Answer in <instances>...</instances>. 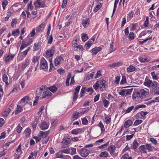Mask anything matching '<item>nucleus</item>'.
I'll return each instance as SVG.
<instances>
[{"label":"nucleus","instance_id":"1","mask_svg":"<svg viewBox=\"0 0 159 159\" xmlns=\"http://www.w3.org/2000/svg\"><path fill=\"white\" fill-rule=\"evenodd\" d=\"M157 82L156 81H152L149 79V77L147 76L145 79V81L143 83L144 85L149 88L152 87L153 89L157 87Z\"/></svg>","mask_w":159,"mask_h":159},{"label":"nucleus","instance_id":"2","mask_svg":"<svg viewBox=\"0 0 159 159\" xmlns=\"http://www.w3.org/2000/svg\"><path fill=\"white\" fill-rule=\"evenodd\" d=\"M146 107V105L143 104L138 105L135 106L134 108L133 106H132L130 107H128L127 110H124L122 112H125V113H129L130 112L134 109V112H135L137 110L140 108H145Z\"/></svg>","mask_w":159,"mask_h":159},{"label":"nucleus","instance_id":"3","mask_svg":"<svg viewBox=\"0 0 159 159\" xmlns=\"http://www.w3.org/2000/svg\"><path fill=\"white\" fill-rule=\"evenodd\" d=\"M77 152L82 157H86L90 153V151L85 148H82L81 150L77 149Z\"/></svg>","mask_w":159,"mask_h":159},{"label":"nucleus","instance_id":"4","mask_svg":"<svg viewBox=\"0 0 159 159\" xmlns=\"http://www.w3.org/2000/svg\"><path fill=\"white\" fill-rule=\"evenodd\" d=\"M139 93L140 98L141 99L145 98L148 95L149 93L148 90H145L142 89L140 90L138 92Z\"/></svg>","mask_w":159,"mask_h":159},{"label":"nucleus","instance_id":"5","mask_svg":"<svg viewBox=\"0 0 159 159\" xmlns=\"http://www.w3.org/2000/svg\"><path fill=\"white\" fill-rule=\"evenodd\" d=\"M71 139L70 138H67L63 139L62 143V147L63 148H65L69 146L70 145Z\"/></svg>","mask_w":159,"mask_h":159},{"label":"nucleus","instance_id":"6","mask_svg":"<svg viewBox=\"0 0 159 159\" xmlns=\"http://www.w3.org/2000/svg\"><path fill=\"white\" fill-rule=\"evenodd\" d=\"M40 67L41 69L43 70L47 69L48 68L47 62L43 57H42L41 59Z\"/></svg>","mask_w":159,"mask_h":159},{"label":"nucleus","instance_id":"7","mask_svg":"<svg viewBox=\"0 0 159 159\" xmlns=\"http://www.w3.org/2000/svg\"><path fill=\"white\" fill-rule=\"evenodd\" d=\"M15 57V54H12L10 52H9L7 55L6 54V55L4 56L5 61L6 62H7L10 60H12Z\"/></svg>","mask_w":159,"mask_h":159},{"label":"nucleus","instance_id":"8","mask_svg":"<svg viewBox=\"0 0 159 159\" xmlns=\"http://www.w3.org/2000/svg\"><path fill=\"white\" fill-rule=\"evenodd\" d=\"M52 95V93L49 90L44 91L42 93L43 98L48 99L51 97Z\"/></svg>","mask_w":159,"mask_h":159},{"label":"nucleus","instance_id":"9","mask_svg":"<svg viewBox=\"0 0 159 159\" xmlns=\"http://www.w3.org/2000/svg\"><path fill=\"white\" fill-rule=\"evenodd\" d=\"M84 130L82 128L76 129H73L71 132L72 134H81L84 132Z\"/></svg>","mask_w":159,"mask_h":159},{"label":"nucleus","instance_id":"10","mask_svg":"<svg viewBox=\"0 0 159 159\" xmlns=\"http://www.w3.org/2000/svg\"><path fill=\"white\" fill-rule=\"evenodd\" d=\"M102 48L101 47H95L91 50L92 53L94 55H95L97 53L102 50Z\"/></svg>","mask_w":159,"mask_h":159},{"label":"nucleus","instance_id":"11","mask_svg":"<svg viewBox=\"0 0 159 159\" xmlns=\"http://www.w3.org/2000/svg\"><path fill=\"white\" fill-rule=\"evenodd\" d=\"M45 24L44 22L42 23L36 29L37 32H40L43 31L44 28Z\"/></svg>","mask_w":159,"mask_h":159},{"label":"nucleus","instance_id":"12","mask_svg":"<svg viewBox=\"0 0 159 159\" xmlns=\"http://www.w3.org/2000/svg\"><path fill=\"white\" fill-rule=\"evenodd\" d=\"M30 60L29 59H25V63H22L21 67L22 69H25V68L28 66L30 63Z\"/></svg>","mask_w":159,"mask_h":159},{"label":"nucleus","instance_id":"13","mask_svg":"<svg viewBox=\"0 0 159 159\" xmlns=\"http://www.w3.org/2000/svg\"><path fill=\"white\" fill-rule=\"evenodd\" d=\"M63 58L60 56L57 57L54 61V64L55 66H57L58 65L60 64V61L61 60H63Z\"/></svg>","mask_w":159,"mask_h":159},{"label":"nucleus","instance_id":"14","mask_svg":"<svg viewBox=\"0 0 159 159\" xmlns=\"http://www.w3.org/2000/svg\"><path fill=\"white\" fill-rule=\"evenodd\" d=\"M139 145V143L137 142L136 139L134 140L131 145L132 148L134 150L136 149Z\"/></svg>","mask_w":159,"mask_h":159},{"label":"nucleus","instance_id":"15","mask_svg":"<svg viewBox=\"0 0 159 159\" xmlns=\"http://www.w3.org/2000/svg\"><path fill=\"white\" fill-rule=\"evenodd\" d=\"M151 93L155 95H159V87H157L155 89H152L151 91Z\"/></svg>","mask_w":159,"mask_h":159},{"label":"nucleus","instance_id":"16","mask_svg":"<svg viewBox=\"0 0 159 159\" xmlns=\"http://www.w3.org/2000/svg\"><path fill=\"white\" fill-rule=\"evenodd\" d=\"M2 80L5 83V86L7 87L9 85L8 84V79L7 75L6 74H4L3 75L2 77Z\"/></svg>","mask_w":159,"mask_h":159},{"label":"nucleus","instance_id":"17","mask_svg":"<svg viewBox=\"0 0 159 159\" xmlns=\"http://www.w3.org/2000/svg\"><path fill=\"white\" fill-rule=\"evenodd\" d=\"M145 146L146 150H148L149 152L153 151L154 148L153 147L151 146V144H150L148 143H147L145 145Z\"/></svg>","mask_w":159,"mask_h":159},{"label":"nucleus","instance_id":"18","mask_svg":"<svg viewBox=\"0 0 159 159\" xmlns=\"http://www.w3.org/2000/svg\"><path fill=\"white\" fill-rule=\"evenodd\" d=\"M89 24V20L88 18H86L82 20V24L84 27L88 26Z\"/></svg>","mask_w":159,"mask_h":159},{"label":"nucleus","instance_id":"19","mask_svg":"<svg viewBox=\"0 0 159 159\" xmlns=\"http://www.w3.org/2000/svg\"><path fill=\"white\" fill-rule=\"evenodd\" d=\"M49 133V130H48L45 132L40 131V136L42 138H45L47 137Z\"/></svg>","mask_w":159,"mask_h":159},{"label":"nucleus","instance_id":"20","mask_svg":"<svg viewBox=\"0 0 159 159\" xmlns=\"http://www.w3.org/2000/svg\"><path fill=\"white\" fill-rule=\"evenodd\" d=\"M139 60L140 62H147L149 61L150 60V58L149 57H141L139 58Z\"/></svg>","mask_w":159,"mask_h":159},{"label":"nucleus","instance_id":"21","mask_svg":"<svg viewBox=\"0 0 159 159\" xmlns=\"http://www.w3.org/2000/svg\"><path fill=\"white\" fill-rule=\"evenodd\" d=\"M80 116V113L76 111H75L72 115V119L73 120H77L79 117Z\"/></svg>","mask_w":159,"mask_h":159},{"label":"nucleus","instance_id":"22","mask_svg":"<svg viewBox=\"0 0 159 159\" xmlns=\"http://www.w3.org/2000/svg\"><path fill=\"white\" fill-rule=\"evenodd\" d=\"M48 128V126L47 123L44 121L43 122L41 125V128L42 130H45Z\"/></svg>","mask_w":159,"mask_h":159},{"label":"nucleus","instance_id":"23","mask_svg":"<svg viewBox=\"0 0 159 159\" xmlns=\"http://www.w3.org/2000/svg\"><path fill=\"white\" fill-rule=\"evenodd\" d=\"M135 67L132 65H130L127 68V72L128 73L131 72L135 70Z\"/></svg>","mask_w":159,"mask_h":159},{"label":"nucleus","instance_id":"24","mask_svg":"<svg viewBox=\"0 0 159 159\" xmlns=\"http://www.w3.org/2000/svg\"><path fill=\"white\" fill-rule=\"evenodd\" d=\"M108 153L106 151L102 152H101L100 155L99 157L101 158H107L108 157Z\"/></svg>","mask_w":159,"mask_h":159},{"label":"nucleus","instance_id":"25","mask_svg":"<svg viewBox=\"0 0 159 159\" xmlns=\"http://www.w3.org/2000/svg\"><path fill=\"white\" fill-rule=\"evenodd\" d=\"M54 53V49H51L49 50L46 53V55L48 57H51L53 55Z\"/></svg>","mask_w":159,"mask_h":159},{"label":"nucleus","instance_id":"26","mask_svg":"<svg viewBox=\"0 0 159 159\" xmlns=\"http://www.w3.org/2000/svg\"><path fill=\"white\" fill-rule=\"evenodd\" d=\"M139 150L141 153H146V148L144 145L140 146L139 148Z\"/></svg>","mask_w":159,"mask_h":159},{"label":"nucleus","instance_id":"27","mask_svg":"<svg viewBox=\"0 0 159 159\" xmlns=\"http://www.w3.org/2000/svg\"><path fill=\"white\" fill-rule=\"evenodd\" d=\"M22 110V108L20 105H17L16 110L15 112V114L16 115H18L19 113H20Z\"/></svg>","mask_w":159,"mask_h":159},{"label":"nucleus","instance_id":"28","mask_svg":"<svg viewBox=\"0 0 159 159\" xmlns=\"http://www.w3.org/2000/svg\"><path fill=\"white\" fill-rule=\"evenodd\" d=\"M81 37L82 41L84 42L86 41L89 39L87 34L84 33L82 34Z\"/></svg>","mask_w":159,"mask_h":159},{"label":"nucleus","instance_id":"29","mask_svg":"<svg viewBox=\"0 0 159 159\" xmlns=\"http://www.w3.org/2000/svg\"><path fill=\"white\" fill-rule=\"evenodd\" d=\"M132 123L131 120H128L125 122L124 125L125 128H127L131 125Z\"/></svg>","mask_w":159,"mask_h":159},{"label":"nucleus","instance_id":"30","mask_svg":"<svg viewBox=\"0 0 159 159\" xmlns=\"http://www.w3.org/2000/svg\"><path fill=\"white\" fill-rule=\"evenodd\" d=\"M93 44V41L91 42L89 40L86 42V43L84 47L86 48V49L88 50L89 48Z\"/></svg>","mask_w":159,"mask_h":159},{"label":"nucleus","instance_id":"31","mask_svg":"<svg viewBox=\"0 0 159 159\" xmlns=\"http://www.w3.org/2000/svg\"><path fill=\"white\" fill-rule=\"evenodd\" d=\"M48 89L53 93L56 92L57 89V88L54 85L48 87Z\"/></svg>","mask_w":159,"mask_h":159},{"label":"nucleus","instance_id":"32","mask_svg":"<svg viewBox=\"0 0 159 159\" xmlns=\"http://www.w3.org/2000/svg\"><path fill=\"white\" fill-rule=\"evenodd\" d=\"M71 74L70 73H69L68 75L66 81V85L67 86H69V83L71 77Z\"/></svg>","mask_w":159,"mask_h":159},{"label":"nucleus","instance_id":"33","mask_svg":"<svg viewBox=\"0 0 159 159\" xmlns=\"http://www.w3.org/2000/svg\"><path fill=\"white\" fill-rule=\"evenodd\" d=\"M29 100V97L28 96H25L21 100V102L23 103H27Z\"/></svg>","mask_w":159,"mask_h":159},{"label":"nucleus","instance_id":"34","mask_svg":"<svg viewBox=\"0 0 159 159\" xmlns=\"http://www.w3.org/2000/svg\"><path fill=\"white\" fill-rule=\"evenodd\" d=\"M40 57L39 56H34L33 57L32 61V62L34 63L36 62H39V59Z\"/></svg>","mask_w":159,"mask_h":159},{"label":"nucleus","instance_id":"35","mask_svg":"<svg viewBox=\"0 0 159 159\" xmlns=\"http://www.w3.org/2000/svg\"><path fill=\"white\" fill-rule=\"evenodd\" d=\"M118 0H115L114 4V8L112 12V16L114 14L115 11H116V8L117 7V5L118 3L119 2Z\"/></svg>","mask_w":159,"mask_h":159},{"label":"nucleus","instance_id":"36","mask_svg":"<svg viewBox=\"0 0 159 159\" xmlns=\"http://www.w3.org/2000/svg\"><path fill=\"white\" fill-rule=\"evenodd\" d=\"M31 130L29 128H26L25 130V135L26 136H29L31 133Z\"/></svg>","mask_w":159,"mask_h":159},{"label":"nucleus","instance_id":"37","mask_svg":"<svg viewBox=\"0 0 159 159\" xmlns=\"http://www.w3.org/2000/svg\"><path fill=\"white\" fill-rule=\"evenodd\" d=\"M40 46V45L39 43H35L33 47V51H36L39 50Z\"/></svg>","mask_w":159,"mask_h":159},{"label":"nucleus","instance_id":"38","mask_svg":"<svg viewBox=\"0 0 159 159\" xmlns=\"http://www.w3.org/2000/svg\"><path fill=\"white\" fill-rule=\"evenodd\" d=\"M105 81L104 80H102L101 82V85L99 86V87L100 90L103 91L104 88H105Z\"/></svg>","mask_w":159,"mask_h":159},{"label":"nucleus","instance_id":"39","mask_svg":"<svg viewBox=\"0 0 159 159\" xmlns=\"http://www.w3.org/2000/svg\"><path fill=\"white\" fill-rule=\"evenodd\" d=\"M86 87H83L80 91V97H83L84 95V93L86 91Z\"/></svg>","mask_w":159,"mask_h":159},{"label":"nucleus","instance_id":"40","mask_svg":"<svg viewBox=\"0 0 159 159\" xmlns=\"http://www.w3.org/2000/svg\"><path fill=\"white\" fill-rule=\"evenodd\" d=\"M19 30L18 29H16L12 31V35L14 36H17L19 34Z\"/></svg>","mask_w":159,"mask_h":159},{"label":"nucleus","instance_id":"41","mask_svg":"<svg viewBox=\"0 0 159 159\" xmlns=\"http://www.w3.org/2000/svg\"><path fill=\"white\" fill-rule=\"evenodd\" d=\"M102 103L104 107L106 108L108 107L110 103L109 101L105 99L102 100Z\"/></svg>","mask_w":159,"mask_h":159},{"label":"nucleus","instance_id":"42","mask_svg":"<svg viewBox=\"0 0 159 159\" xmlns=\"http://www.w3.org/2000/svg\"><path fill=\"white\" fill-rule=\"evenodd\" d=\"M132 97L133 99L136 98H140L139 93L138 92H134L132 95Z\"/></svg>","mask_w":159,"mask_h":159},{"label":"nucleus","instance_id":"43","mask_svg":"<svg viewBox=\"0 0 159 159\" xmlns=\"http://www.w3.org/2000/svg\"><path fill=\"white\" fill-rule=\"evenodd\" d=\"M48 40V43L51 44L52 43L53 40V37L52 34L49 36L47 37Z\"/></svg>","mask_w":159,"mask_h":159},{"label":"nucleus","instance_id":"44","mask_svg":"<svg viewBox=\"0 0 159 159\" xmlns=\"http://www.w3.org/2000/svg\"><path fill=\"white\" fill-rule=\"evenodd\" d=\"M94 73V72H92L90 74H87L86 77V79L89 80L93 79Z\"/></svg>","mask_w":159,"mask_h":159},{"label":"nucleus","instance_id":"45","mask_svg":"<svg viewBox=\"0 0 159 159\" xmlns=\"http://www.w3.org/2000/svg\"><path fill=\"white\" fill-rule=\"evenodd\" d=\"M114 44V43L113 42H112L111 43H110V52H113L116 49L115 48H114V46L113 45V44Z\"/></svg>","mask_w":159,"mask_h":159},{"label":"nucleus","instance_id":"46","mask_svg":"<svg viewBox=\"0 0 159 159\" xmlns=\"http://www.w3.org/2000/svg\"><path fill=\"white\" fill-rule=\"evenodd\" d=\"M62 153H61V152H59L57 153H55V155L56 158H63V156L62 154Z\"/></svg>","mask_w":159,"mask_h":159},{"label":"nucleus","instance_id":"47","mask_svg":"<svg viewBox=\"0 0 159 159\" xmlns=\"http://www.w3.org/2000/svg\"><path fill=\"white\" fill-rule=\"evenodd\" d=\"M24 58V57H23L22 55V53L19 52L17 57V60L18 61H22L23 59Z\"/></svg>","mask_w":159,"mask_h":159},{"label":"nucleus","instance_id":"48","mask_svg":"<svg viewBox=\"0 0 159 159\" xmlns=\"http://www.w3.org/2000/svg\"><path fill=\"white\" fill-rule=\"evenodd\" d=\"M152 37H150L142 41H139V44H142L144 43L145 42H146L147 41H150L152 40Z\"/></svg>","mask_w":159,"mask_h":159},{"label":"nucleus","instance_id":"49","mask_svg":"<svg viewBox=\"0 0 159 159\" xmlns=\"http://www.w3.org/2000/svg\"><path fill=\"white\" fill-rule=\"evenodd\" d=\"M30 50V47H29L27 49L23 52H21L20 53H22V55L24 58L27 55L28 52Z\"/></svg>","mask_w":159,"mask_h":159},{"label":"nucleus","instance_id":"50","mask_svg":"<svg viewBox=\"0 0 159 159\" xmlns=\"http://www.w3.org/2000/svg\"><path fill=\"white\" fill-rule=\"evenodd\" d=\"M151 74L153 80H158V78L157 77V75L155 74L154 72H152Z\"/></svg>","mask_w":159,"mask_h":159},{"label":"nucleus","instance_id":"51","mask_svg":"<svg viewBox=\"0 0 159 159\" xmlns=\"http://www.w3.org/2000/svg\"><path fill=\"white\" fill-rule=\"evenodd\" d=\"M35 7L39 8L41 6V2L40 0H37L34 4Z\"/></svg>","mask_w":159,"mask_h":159},{"label":"nucleus","instance_id":"52","mask_svg":"<svg viewBox=\"0 0 159 159\" xmlns=\"http://www.w3.org/2000/svg\"><path fill=\"white\" fill-rule=\"evenodd\" d=\"M111 121V118L110 117L108 116L105 117V122L106 124H109Z\"/></svg>","mask_w":159,"mask_h":159},{"label":"nucleus","instance_id":"53","mask_svg":"<svg viewBox=\"0 0 159 159\" xmlns=\"http://www.w3.org/2000/svg\"><path fill=\"white\" fill-rule=\"evenodd\" d=\"M121 159H132V158L129 157L128 154H125L122 156Z\"/></svg>","mask_w":159,"mask_h":159},{"label":"nucleus","instance_id":"54","mask_svg":"<svg viewBox=\"0 0 159 159\" xmlns=\"http://www.w3.org/2000/svg\"><path fill=\"white\" fill-rule=\"evenodd\" d=\"M116 149V147L114 145H111L108 148L107 150L108 151H110L112 150H115Z\"/></svg>","mask_w":159,"mask_h":159},{"label":"nucleus","instance_id":"55","mask_svg":"<svg viewBox=\"0 0 159 159\" xmlns=\"http://www.w3.org/2000/svg\"><path fill=\"white\" fill-rule=\"evenodd\" d=\"M102 75L101 74V70H99L97 71V73L96 74L95 76L94 77V79H97L99 77L102 76Z\"/></svg>","mask_w":159,"mask_h":159},{"label":"nucleus","instance_id":"56","mask_svg":"<svg viewBox=\"0 0 159 159\" xmlns=\"http://www.w3.org/2000/svg\"><path fill=\"white\" fill-rule=\"evenodd\" d=\"M22 127L20 125H18L16 127V130L18 133H20L22 129Z\"/></svg>","mask_w":159,"mask_h":159},{"label":"nucleus","instance_id":"57","mask_svg":"<svg viewBox=\"0 0 159 159\" xmlns=\"http://www.w3.org/2000/svg\"><path fill=\"white\" fill-rule=\"evenodd\" d=\"M126 82V78L124 76H122V80L120 83V84H125Z\"/></svg>","mask_w":159,"mask_h":159},{"label":"nucleus","instance_id":"58","mask_svg":"<svg viewBox=\"0 0 159 159\" xmlns=\"http://www.w3.org/2000/svg\"><path fill=\"white\" fill-rule=\"evenodd\" d=\"M98 126L101 128L102 132H104L105 131V128L104 125L102 124V122H100L98 124Z\"/></svg>","mask_w":159,"mask_h":159},{"label":"nucleus","instance_id":"59","mask_svg":"<svg viewBox=\"0 0 159 159\" xmlns=\"http://www.w3.org/2000/svg\"><path fill=\"white\" fill-rule=\"evenodd\" d=\"M133 90V88L130 89H125L126 95H130Z\"/></svg>","mask_w":159,"mask_h":159},{"label":"nucleus","instance_id":"60","mask_svg":"<svg viewBox=\"0 0 159 159\" xmlns=\"http://www.w3.org/2000/svg\"><path fill=\"white\" fill-rule=\"evenodd\" d=\"M8 2L7 0L4 1L2 3V5L3 10H5L6 8V7L8 4Z\"/></svg>","mask_w":159,"mask_h":159},{"label":"nucleus","instance_id":"61","mask_svg":"<svg viewBox=\"0 0 159 159\" xmlns=\"http://www.w3.org/2000/svg\"><path fill=\"white\" fill-rule=\"evenodd\" d=\"M70 149H65L62 150L61 151V153H64L66 154H69L70 153Z\"/></svg>","mask_w":159,"mask_h":159},{"label":"nucleus","instance_id":"62","mask_svg":"<svg viewBox=\"0 0 159 159\" xmlns=\"http://www.w3.org/2000/svg\"><path fill=\"white\" fill-rule=\"evenodd\" d=\"M27 46H28L27 45V43L25 44V42L24 41H23L22 45L21 46L20 48V50H23L25 48L27 47Z\"/></svg>","mask_w":159,"mask_h":159},{"label":"nucleus","instance_id":"63","mask_svg":"<svg viewBox=\"0 0 159 159\" xmlns=\"http://www.w3.org/2000/svg\"><path fill=\"white\" fill-rule=\"evenodd\" d=\"M148 113V112L145 111L144 112L142 111L140 112V115H141V117H142L145 118L146 117V116Z\"/></svg>","mask_w":159,"mask_h":159},{"label":"nucleus","instance_id":"64","mask_svg":"<svg viewBox=\"0 0 159 159\" xmlns=\"http://www.w3.org/2000/svg\"><path fill=\"white\" fill-rule=\"evenodd\" d=\"M57 72L60 75H62L65 72V70L62 68H60L57 70Z\"/></svg>","mask_w":159,"mask_h":159}]
</instances>
